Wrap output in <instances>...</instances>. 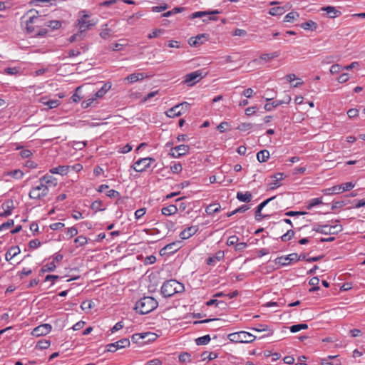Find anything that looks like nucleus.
<instances>
[{"label":"nucleus","instance_id":"13d9d810","mask_svg":"<svg viewBox=\"0 0 365 365\" xmlns=\"http://www.w3.org/2000/svg\"><path fill=\"white\" fill-rule=\"evenodd\" d=\"M322 365H341V361L339 359H336L335 361H331L329 359H321Z\"/></svg>","mask_w":365,"mask_h":365},{"label":"nucleus","instance_id":"2eb2a0df","mask_svg":"<svg viewBox=\"0 0 365 365\" xmlns=\"http://www.w3.org/2000/svg\"><path fill=\"white\" fill-rule=\"evenodd\" d=\"M180 242H181L180 241H176V242H173L172 243L166 245L164 247H163L160 250V253L161 255H165V254L171 255V254L175 253L180 249Z\"/></svg>","mask_w":365,"mask_h":365},{"label":"nucleus","instance_id":"bf43d9fd","mask_svg":"<svg viewBox=\"0 0 365 365\" xmlns=\"http://www.w3.org/2000/svg\"><path fill=\"white\" fill-rule=\"evenodd\" d=\"M170 170L173 173H179L182 171V167L180 163H174L173 165L170 166Z\"/></svg>","mask_w":365,"mask_h":365},{"label":"nucleus","instance_id":"5701e85b","mask_svg":"<svg viewBox=\"0 0 365 365\" xmlns=\"http://www.w3.org/2000/svg\"><path fill=\"white\" fill-rule=\"evenodd\" d=\"M20 252V248L18 246H12L5 255L6 260L10 261L11 259L19 255Z\"/></svg>","mask_w":365,"mask_h":365},{"label":"nucleus","instance_id":"4d7b16f0","mask_svg":"<svg viewBox=\"0 0 365 365\" xmlns=\"http://www.w3.org/2000/svg\"><path fill=\"white\" fill-rule=\"evenodd\" d=\"M354 186H355V184H354L352 182H348L343 183L339 185V187H341V192H343L344 191L350 190L352 188H354Z\"/></svg>","mask_w":365,"mask_h":365},{"label":"nucleus","instance_id":"e2e57ef3","mask_svg":"<svg viewBox=\"0 0 365 365\" xmlns=\"http://www.w3.org/2000/svg\"><path fill=\"white\" fill-rule=\"evenodd\" d=\"M43 103L48 106L49 108H55L58 106V100H49L48 101H43Z\"/></svg>","mask_w":365,"mask_h":365},{"label":"nucleus","instance_id":"2f4dec72","mask_svg":"<svg viewBox=\"0 0 365 365\" xmlns=\"http://www.w3.org/2000/svg\"><path fill=\"white\" fill-rule=\"evenodd\" d=\"M319 282V279L317 277H312L309 282V284L312 286V287L309 289V292H314L316 291L319 290L320 288L318 286Z\"/></svg>","mask_w":365,"mask_h":365},{"label":"nucleus","instance_id":"393cba45","mask_svg":"<svg viewBox=\"0 0 365 365\" xmlns=\"http://www.w3.org/2000/svg\"><path fill=\"white\" fill-rule=\"evenodd\" d=\"M221 210V205L220 203H212L210 204L205 208V212L207 215H212L213 214L217 213Z\"/></svg>","mask_w":365,"mask_h":365},{"label":"nucleus","instance_id":"7ed1b4c3","mask_svg":"<svg viewBox=\"0 0 365 365\" xmlns=\"http://www.w3.org/2000/svg\"><path fill=\"white\" fill-rule=\"evenodd\" d=\"M227 338L230 341L235 343H251L256 339V336L249 332L241 331L230 334Z\"/></svg>","mask_w":365,"mask_h":365},{"label":"nucleus","instance_id":"8fccbe9b","mask_svg":"<svg viewBox=\"0 0 365 365\" xmlns=\"http://www.w3.org/2000/svg\"><path fill=\"white\" fill-rule=\"evenodd\" d=\"M329 230L331 231L329 235H336L341 232L343 230V227L341 225H329Z\"/></svg>","mask_w":365,"mask_h":365},{"label":"nucleus","instance_id":"0e129e2a","mask_svg":"<svg viewBox=\"0 0 365 365\" xmlns=\"http://www.w3.org/2000/svg\"><path fill=\"white\" fill-rule=\"evenodd\" d=\"M14 225V220H9L7 222H4L0 225V231L5 230L6 229H9L11 227H13Z\"/></svg>","mask_w":365,"mask_h":365},{"label":"nucleus","instance_id":"338daca9","mask_svg":"<svg viewBox=\"0 0 365 365\" xmlns=\"http://www.w3.org/2000/svg\"><path fill=\"white\" fill-rule=\"evenodd\" d=\"M343 67L339 64H334L330 68V73L332 74L338 73L343 70Z\"/></svg>","mask_w":365,"mask_h":365},{"label":"nucleus","instance_id":"412c9836","mask_svg":"<svg viewBox=\"0 0 365 365\" xmlns=\"http://www.w3.org/2000/svg\"><path fill=\"white\" fill-rule=\"evenodd\" d=\"M321 10L326 11L327 16L329 18L338 17L341 14L340 11L336 9L335 7L331 6H324Z\"/></svg>","mask_w":365,"mask_h":365},{"label":"nucleus","instance_id":"1a4fd4ad","mask_svg":"<svg viewBox=\"0 0 365 365\" xmlns=\"http://www.w3.org/2000/svg\"><path fill=\"white\" fill-rule=\"evenodd\" d=\"M130 344V340L128 338H123L114 343L108 344L106 346V350L110 352H115L119 349L129 346Z\"/></svg>","mask_w":365,"mask_h":365},{"label":"nucleus","instance_id":"f704fd0d","mask_svg":"<svg viewBox=\"0 0 365 365\" xmlns=\"http://www.w3.org/2000/svg\"><path fill=\"white\" fill-rule=\"evenodd\" d=\"M322 203L323 202H322V198H320V197L313 198V199H312V200H309L307 202V205H306V208L307 210H311L314 206L321 205Z\"/></svg>","mask_w":365,"mask_h":365},{"label":"nucleus","instance_id":"dca6fc26","mask_svg":"<svg viewBox=\"0 0 365 365\" xmlns=\"http://www.w3.org/2000/svg\"><path fill=\"white\" fill-rule=\"evenodd\" d=\"M207 40V36L205 34H199L195 37H191L188 40V43L191 46L197 47L202 44Z\"/></svg>","mask_w":365,"mask_h":365},{"label":"nucleus","instance_id":"c03bdc74","mask_svg":"<svg viewBox=\"0 0 365 365\" xmlns=\"http://www.w3.org/2000/svg\"><path fill=\"white\" fill-rule=\"evenodd\" d=\"M104 29L100 33V36L103 39H108L111 36V30L108 28V24L103 25Z\"/></svg>","mask_w":365,"mask_h":365},{"label":"nucleus","instance_id":"69168bd1","mask_svg":"<svg viewBox=\"0 0 365 365\" xmlns=\"http://www.w3.org/2000/svg\"><path fill=\"white\" fill-rule=\"evenodd\" d=\"M4 73L8 75H16L19 73V68L16 67L6 68Z\"/></svg>","mask_w":365,"mask_h":365},{"label":"nucleus","instance_id":"603ef678","mask_svg":"<svg viewBox=\"0 0 365 365\" xmlns=\"http://www.w3.org/2000/svg\"><path fill=\"white\" fill-rule=\"evenodd\" d=\"M8 175L15 179H21L24 176V173L21 170H14L10 171Z\"/></svg>","mask_w":365,"mask_h":365},{"label":"nucleus","instance_id":"6e6d98bb","mask_svg":"<svg viewBox=\"0 0 365 365\" xmlns=\"http://www.w3.org/2000/svg\"><path fill=\"white\" fill-rule=\"evenodd\" d=\"M173 284L175 285V287H176L174 289L175 294L184 292L185 287L182 283H180L177 280L173 279Z\"/></svg>","mask_w":365,"mask_h":365},{"label":"nucleus","instance_id":"680f3d73","mask_svg":"<svg viewBox=\"0 0 365 365\" xmlns=\"http://www.w3.org/2000/svg\"><path fill=\"white\" fill-rule=\"evenodd\" d=\"M50 346V341L48 340L39 341L36 344V348L39 349H46Z\"/></svg>","mask_w":365,"mask_h":365},{"label":"nucleus","instance_id":"c756f323","mask_svg":"<svg viewBox=\"0 0 365 365\" xmlns=\"http://www.w3.org/2000/svg\"><path fill=\"white\" fill-rule=\"evenodd\" d=\"M269 158V153L267 150H262L257 153V158L259 162L264 163L267 161Z\"/></svg>","mask_w":365,"mask_h":365},{"label":"nucleus","instance_id":"f3484780","mask_svg":"<svg viewBox=\"0 0 365 365\" xmlns=\"http://www.w3.org/2000/svg\"><path fill=\"white\" fill-rule=\"evenodd\" d=\"M198 230L197 226H191L183 230L179 235L182 240H187L194 235Z\"/></svg>","mask_w":365,"mask_h":365},{"label":"nucleus","instance_id":"a18cd8bd","mask_svg":"<svg viewBox=\"0 0 365 365\" xmlns=\"http://www.w3.org/2000/svg\"><path fill=\"white\" fill-rule=\"evenodd\" d=\"M56 266L54 262H51L46 265H43L41 269V272L44 273L46 272H53L56 269Z\"/></svg>","mask_w":365,"mask_h":365},{"label":"nucleus","instance_id":"49530a36","mask_svg":"<svg viewBox=\"0 0 365 365\" xmlns=\"http://www.w3.org/2000/svg\"><path fill=\"white\" fill-rule=\"evenodd\" d=\"M282 105V102H279V101L276 100L272 101V103H267L264 105V109L267 111H270L272 110L273 108H277V106Z\"/></svg>","mask_w":365,"mask_h":365},{"label":"nucleus","instance_id":"f03ea898","mask_svg":"<svg viewBox=\"0 0 365 365\" xmlns=\"http://www.w3.org/2000/svg\"><path fill=\"white\" fill-rule=\"evenodd\" d=\"M81 13H83V14L77 20L76 26L78 27V31L85 36L86 31L96 26L98 20L95 19L88 20L87 19L89 18V15L85 14V11H82Z\"/></svg>","mask_w":365,"mask_h":365},{"label":"nucleus","instance_id":"79ce46f5","mask_svg":"<svg viewBox=\"0 0 365 365\" xmlns=\"http://www.w3.org/2000/svg\"><path fill=\"white\" fill-rule=\"evenodd\" d=\"M210 341V336L209 334L205 335L203 336L198 337L195 339V342L197 345H206Z\"/></svg>","mask_w":365,"mask_h":365},{"label":"nucleus","instance_id":"4468645a","mask_svg":"<svg viewBox=\"0 0 365 365\" xmlns=\"http://www.w3.org/2000/svg\"><path fill=\"white\" fill-rule=\"evenodd\" d=\"M276 197V196H273L270 198H268L265 200H264L262 202H261L256 208V211H255V219L257 221H259L261 220L263 218H267L268 217H269V215H263L262 214V209L270 202L272 201V200H274V198Z\"/></svg>","mask_w":365,"mask_h":365},{"label":"nucleus","instance_id":"c85d7f7f","mask_svg":"<svg viewBox=\"0 0 365 365\" xmlns=\"http://www.w3.org/2000/svg\"><path fill=\"white\" fill-rule=\"evenodd\" d=\"M220 13V11H219L218 10H213L211 11H197V12L192 13L190 15V18L195 19V18L202 17V16H205L207 15L218 14Z\"/></svg>","mask_w":365,"mask_h":365},{"label":"nucleus","instance_id":"aec40b11","mask_svg":"<svg viewBox=\"0 0 365 365\" xmlns=\"http://www.w3.org/2000/svg\"><path fill=\"white\" fill-rule=\"evenodd\" d=\"M271 178L274 179V181L272 182L269 183V185H270L269 190H275L276 188L279 187L281 185V184L279 183V181L284 179V175L282 173H277L274 174V175H272Z\"/></svg>","mask_w":365,"mask_h":365},{"label":"nucleus","instance_id":"b1692460","mask_svg":"<svg viewBox=\"0 0 365 365\" xmlns=\"http://www.w3.org/2000/svg\"><path fill=\"white\" fill-rule=\"evenodd\" d=\"M39 182H41V184H43V185L51 186H56L57 184L56 179L53 178L52 176L46 175L43 177H41L39 179Z\"/></svg>","mask_w":365,"mask_h":365},{"label":"nucleus","instance_id":"a211bd4d","mask_svg":"<svg viewBox=\"0 0 365 365\" xmlns=\"http://www.w3.org/2000/svg\"><path fill=\"white\" fill-rule=\"evenodd\" d=\"M2 208L4 210L3 212L0 213V217H6L11 215L12 210L14 208L12 200L6 201L2 204Z\"/></svg>","mask_w":365,"mask_h":365},{"label":"nucleus","instance_id":"c9c22d12","mask_svg":"<svg viewBox=\"0 0 365 365\" xmlns=\"http://www.w3.org/2000/svg\"><path fill=\"white\" fill-rule=\"evenodd\" d=\"M179 361L181 363H190L192 362L191 354L188 352H183L179 355Z\"/></svg>","mask_w":365,"mask_h":365},{"label":"nucleus","instance_id":"72a5a7b5","mask_svg":"<svg viewBox=\"0 0 365 365\" xmlns=\"http://www.w3.org/2000/svg\"><path fill=\"white\" fill-rule=\"evenodd\" d=\"M286 11L285 7L275 6L269 9V14L272 16H281Z\"/></svg>","mask_w":365,"mask_h":365},{"label":"nucleus","instance_id":"bb28decb","mask_svg":"<svg viewBox=\"0 0 365 365\" xmlns=\"http://www.w3.org/2000/svg\"><path fill=\"white\" fill-rule=\"evenodd\" d=\"M69 167L67 165H59L50 170L52 174H59L61 175H66L68 172Z\"/></svg>","mask_w":365,"mask_h":365},{"label":"nucleus","instance_id":"774afa93","mask_svg":"<svg viewBox=\"0 0 365 365\" xmlns=\"http://www.w3.org/2000/svg\"><path fill=\"white\" fill-rule=\"evenodd\" d=\"M74 242L78 243L80 246H83L87 243V238L83 235H80L74 240Z\"/></svg>","mask_w":365,"mask_h":365},{"label":"nucleus","instance_id":"39448f33","mask_svg":"<svg viewBox=\"0 0 365 365\" xmlns=\"http://www.w3.org/2000/svg\"><path fill=\"white\" fill-rule=\"evenodd\" d=\"M26 15H29V19L26 21V31L28 34L34 36L36 34L35 27L32 26V24L35 23L38 19V11L36 10H29Z\"/></svg>","mask_w":365,"mask_h":365},{"label":"nucleus","instance_id":"473e14b6","mask_svg":"<svg viewBox=\"0 0 365 365\" xmlns=\"http://www.w3.org/2000/svg\"><path fill=\"white\" fill-rule=\"evenodd\" d=\"M300 26L305 29V30H312V31H314V30H316L318 25L316 22L313 21H307L304 23H302Z\"/></svg>","mask_w":365,"mask_h":365},{"label":"nucleus","instance_id":"f257e3e1","mask_svg":"<svg viewBox=\"0 0 365 365\" xmlns=\"http://www.w3.org/2000/svg\"><path fill=\"white\" fill-rule=\"evenodd\" d=\"M158 306V302L152 297H143L140 298L135 304V310L140 314H146Z\"/></svg>","mask_w":365,"mask_h":365},{"label":"nucleus","instance_id":"37998d69","mask_svg":"<svg viewBox=\"0 0 365 365\" xmlns=\"http://www.w3.org/2000/svg\"><path fill=\"white\" fill-rule=\"evenodd\" d=\"M307 328L308 325L307 324H298L291 326L289 329L291 332L296 333L302 329H307Z\"/></svg>","mask_w":365,"mask_h":365},{"label":"nucleus","instance_id":"ddd939ff","mask_svg":"<svg viewBox=\"0 0 365 365\" xmlns=\"http://www.w3.org/2000/svg\"><path fill=\"white\" fill-rule=\"evenodd\" d=\"M298 258H297V253H292L288 255L287 256H282L276 258L274 260L276 264H279L282 266H287L289 264L292 262H297Z\"/></svg>","mask_w":365,"mask_h":365},{"label":"nucleus","instance_id":"cd10ccee","mask_svg":"<svg viewBox=\"0 0 365 365\" xmlns=\"http://www.w3.org/2000/svg\"><path fill=\"white\" fill-rule=\"evenodd\" d=\"M329 225H315L313 227V230L321 234L329 235L331 233V231L329 230Z\"/></svg>","mask_w":365,"mask_h":365},{"label":"nucleus","instance_id":"09e8293b","mask_svg":"<svg viewBox=\"0 0 365 365\" xmlns=\"http://www.w3.org/2000/svg\"><path fill=\"white\" fill-rule=\"evenodd\" d=\"M184 10L183 7H175L172 10L168 11L163 14L164 17H169L173 14L180 13Z\"/></svg>","mask_w":365,"mask_h":365},{"label":"nucleus","instance_id":"58836bf2","mask_svg":"<svg viewBox=\"0 0 365 365\" xmlns=\"http://www.w3.org/2000/svg\"><path fill=\"white\" fill-rule=\"evenodd\" d=\"M323 192L325 195L341 193V187H339V185H334L331 187L325 189Z\"/></svg>","mask_w":365,"mask_h":365},{"label":"nucleus","instance_id":"20e7f679","mask_svg":"<svg viewBox=\"0 0 365 365\" xmlns=\"http://www.w3.org/2000/svg\"><path fill=\"white\" fill-rule=\"evenodd\" d=\"M48 191L49 190L48 186L41 184V182L38 181V184L31 188L29 195L31 199L42 200L47 196Z\"/></svg>","mask_w":365,"mask_h":365},{"label":"nucleus","instance_id":"7c9ffc66","mask_svg":"<svg viewBox=\"0 0 365 365\" xmlns=\"http://www.w3.org/2000/svg\"><path fill=\"white\" fill-rule=\"evenodd\" d=\"M144 75L142 73H134L130 74L126 77V80H128L130 83H133L139 80L143 79Z\"/></svg>","mask_w":365,"mask_h":365},{"label":"nucleus","instance_id":"864d4df0","mask_svg":"<svg viewBox=\"0 0 365 365\" xmlns=\"http://www.w3.org/2000/svg\"><path fill=\"white\" fill-rule=\"evenodd\" d=\"M294 235V232L290 229L287 230V232L284 234L282 236H281V240L283 242H287L289 240H291Z\"/></svg>","mask_w":365,"mask_h":365},{"label":"nucleus","instance_id":"6e6552de","mask_svg":"<svg viewBox=\"0 0 365 365\" xmlns=\"http://www.w3.org/2000/svg\"><path fill=\"white\" fill-rule=\"evenodd\" d=\"M190 150V146L187 145H180L172 148L169 152V155L174 158H179L181 156L186 155Z\"/></svg>","mask_w":365,"mask_h":365},{"label":"nucleus","instance_id":"a878e982","mask_svg":"<svg viewBox=\"0 0 365 365\" xmlns=\"http://www.w3.org/2000/svg\"><path fill=\"white\" fill-rule=\"evenodd\" d=\"M236 197L240 202H250L252 200V195L249 191L245 192H237Z\"/></svg>","mask_w":365,"mask_h":365},{"label":"nucleus","instance_id":"3c124183","mask_svg":"<svg viewBox=\"0 0 365 365\" xmlns=\"http://www.w3.org/2000/svg\"><path fill=\"white\" fill-rule=\"evenodd\" d=\"M85 36L78 31L77 33L74 34L73 35L69 37V42L73 43L75 41H81L82 40Z\"/></svg>","mask_w":365,"mask_h":365},{"label":"nucleus","instance_id":"f8f14e48","mask_svg":"<svg viewBox=\"0 0 365 365\" xmlns=\"http://www.w3.org/2000/svg\"><path fill=\"white\" fill-rule=\"evenodd\" d=\"M52 327L49 324H43L34 328L31 334L34 336H44L50 333Z\"/></svg>","mask_w":365,"mask_h":365},{"label":"nucleus","instance_id":"4c0bfd02","mask_svg":"<svg viewBox=\"0 0 365 365\" xmlns=\"http://www.w3.org/2000/svg\"><path fill=\"white\" fill-rule=\"evenodd\" d=\"M299 17V14L297 11H291L288 13L284 19V22H293L295 19Z\"/></svg>","mask_w":365,"mask_h":365},{"label":"nucleus","instance_id":"6ab92c4d","mask_svg":"<svg viewBox=\"0 0 365 365\" xmlns=\"http://www.w3.org/2000/svg\"><path fill=\"white\" fill-rule=\"evenodd\" d=\"M224 256V252L220 250L215 254V255L209 257L206 260V263L208 265L214 266L222 259H223Z\"/></svg>","mask_w":365,"mask_h":365},{"label":"nucleus","instance_id":"e433bc0d","mask_svg":"<svg viewBox=\"0 0 365 365\" xmlns=\"http://www.w3.org/2000/svg\"><path fill=\"white\" fill-rule=\"evenodd\" d=\"M279 54L280 53L279 51H274V52L270 53H263L260 56V59L266 61H269L274 58L278 57L279 56Z\"/></svg>","mask_w":365,"mask_h":365},{"label":"nucleus","instance_id":"5fc2aeb1","mask_svg":"<svg viewBox=\"0 0 365 365\" xmlns=\"http://www.w3.org/2000/svg\"><path fill=\"white\" fill-rule=\"evenodd\" d=\"M164 33H165L164 29H156L148 34V38H156V37L159 36L160 35L163 34Z\"/></svg>","mask_w":365,"mask_h":365},{"label":"nucleus","instance_id":"de8ad7c7","mask_svg":"<svg viewBox=\"0 0 365 365\" xmlns=\"http://www.w3.org/2000/svg\"><path fill=\"white\" fill-rule=\"evenodd\" d=\"M254 125L251 123H242L237 127V129L240 131H247L253 128Z\"/></svg>","mask_w":365,"mask_h":365},{"label":"nucleus","instance_id":"4be33fe9","mask_svg":"<svg viewBox=\"0 0 365 365\" xmlns=\"http://www.w3.org/2000/svg\"><path fill=\"white\" fill-rule=\"evenodd\" d=\"M178 208L175 205H170L161 209L162 215L165 216H171L178 212Z\"/></svg>","mask_w":365,"mask_h":365},{"label":"nucleus","instance_id":"ea45409f","mask_svg":"<svg viewBox=\"0 0 365 365\" xmlns=\"http://www.w3.org/2000/svg\"><path fill=\"white\" fill-rule=\"evenodd\" d=\"M61 21L58 20L48 21L45 23V26L52 29L53 30L58 29L61 26Z\"/></svg>","mask_w":365,"mask_h":365},{"label":"nucleus","instance_id":"a19ab883","mask_svg":"<svg viewBox=\"0 0 365 365\" xmlns=\"http://www.w3.org/2000/svg\"><path fill=\"white\" fill-rule=\"evenodd\" d=\"M217 357V354L215 352H208V351H203L201 354V358L202 361L205 360H209L211 361L212 359H215Z\"/></svg>","mask_w":365,"mask_h":365},{"label":"nucleus","instance_id":"423d86ee","mask_svg":"<svg viewBox=\"0 0 365 365\" xmlns=\"http://www.w3.org/2000/svg\"><path fill=\"white\" fill-rule=\"evenodd\" d=\"M183 107H185V110H188L190 104L187 102L179 103L173 106V108L168 109L165 113L166 115L168 118H175L180 116L182 114L185 113V110H183Z\"/></svg>","mask_w":365,"mask_h":365},{"label":"nucleus","instance_id":"0eeeda50","mask_svg":"<svg viewBox=\"0 0 365 365\" xmlns=\"http://www.w3.org/2000/svg\"><path fill=\"white\" fill-rule=\"evenodd\" d=\"M155 159L152 158H144L137 160L133 165V168L138 173L146 170L150 165L151 162H154Z\"/></svg>","mask_w":365,"mask_h":365},{"label":"nucleus","instance_id":"052dcab7","mask_svg":"<svg viewBox=\"0 0 365 365\" xmlns=\"http://www.w3.org/2000/svg\"><path fill=\"white\" fill-rule=\"evenodd\" d=\"M101 206L102 202L101 200H96L91 204V208L95 211L104 210V208H101Z\"/></svg>","mask_w":365,"mask_h":365},{"label":"nucleus","instance_id":"9d476101","mask_svg":"<svg viewBox=\"0 0 365 365\" xmlns=\"http://www.w3.org/2000/svg\"><path fill=\"white\" fill-rule=\"evenodd\" d=\"M202 71L197 70L187 74L185 77L184 83L188 86H193L195 83L203 78Z\"/></svg>","mask_w":365,"mask_h":365},{"label":"nucleus","instance_id":"9b49d317","mask_svg":"<svg viewBox=\"0 0 365 365\" xmlns=\"http://www.w3.org/2000/svg\"><path fill=\"white\" fill-rule=\"evenodd\" d=\"M173 284V279L165 281L161 287V294L165 297H170L175 294L174 289H175Z\"/></svg>","mask_w":365,"mask_h":365}]
</instances>
